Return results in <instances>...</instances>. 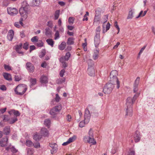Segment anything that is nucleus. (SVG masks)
I'll return each instance as SVG.
<instances>
[{
  "mask_svg": "<svg viewBox=\"0 0 155 155\" xmlns=\"http://www.w3.org/2000/svg\"><path fill=\"white\" fill-rule=\"evenodd\" d=\"M139 95V94L137 95L136 94H135L133 98L130 97H128L127 98L126 104L127 109L126 114L125 115V117H127L128 116L130 117L132 116L133 113L132 108V104Z\"/></svg>",
  "mask_w": 155,
  "mask_h": 155,
  "instance_id": "f257e3e1",
  "label": "nucleus"
},
{
  "mask_svg": "<svg viewBox=\"0 0 155 155\" xmlns=\"http://www.w3.org/2000/svg\"><path fill=\"white\" fill-rule=\"evenodd\" d=\"M27 89L26 85L22 84L18 85L15 89V91L17 94L21 95L24 94Z\"/></svg>",
  "mask_w": 155,
  "mask_h": 155,
  "instance_id": "f03ea898",
  "label": "nucleus"
},
{
  "mask_svg": "<svg viewBox=\"0 0 155 155\" xmlns=\"http://www.w3.org/2000/svg\"><path fill=\"white\" fill-rule=\"evenodd\" d=\"M116 71H112L110 73V83L115 84L116 83L117 88L118 89L120 87V82L117 77L116 75H114L113 74L114 72H116Z\"/></svg>",
  "mask_w": 155,
  "mask_h": 155,
  "instance_id": "7ed1b4c3",
  "label": "nucleus"
},
{
  "mask_svg": "<svg viewBox=\"0 0 155 155\" xmlns=\"http://www.w3.org/2000/svg\"><path fill=\"white\" fill-rule=\"evenodd\" d=\"M114 87V85L113 84L110 83H107L104 87L103 91L105 94H110Z\"/></svg>",
  "mask_w": 155,
  "mask_h": 155,
  "instance_id": "20e7f679",
  "label": "nucleus"
},
{
  "mask_svg": "<svg viewBox=\"0 0 155 155\" xmlns=\"http://www.w3.org/2000/svg\"><path fill=\"white\" fill-rule=\"evenodd\" d=\"M61 106L59 105L56 106L50 110V113L53 118H55L56 115L61 110Z\"/></svg>",
  "mask_w": 155,
  "mask_h": 155,
  "instance_id": "39448f33",
  "label": "nucleus"
},
{
  "mask_svg": "<svg viewBox=\"0 0 155 155\" xmlns=\"http://www.w3.org/2000/svg\"><path fill=\"white\" fill-rule=\"evenodd\" d=\"M8 13L12 16H14L18 13V10L15 8L8 7L7 9Z\"/></svg>",
  "mask_w": 155,
  "mask_h": 155,
  "instance_id": "423d86ee",
  "label": "nucleus"
},
{
  "mask_svg": "<svg viewBox=\"0 0 155 155\" xmlns=\"http://www.w3.org/2000/svg\"><path fill=\"white\" fill-rule=\"evenodd\" d=\"M8 141V138L7 136L3 137L0 140V146L2 147L6 146Z\"/></svg>",
  "mask_w": 155,
  "mask_h": 155,
  "instance_id": "0eeeda50",
  "label": "nucleus"
},
{
  "mask_svg": "<svg viewBox=\"0 0 155 155\" xmlns=\"http://www.w3.org/2000/svg\"><path fill=\"white\" fill-rule=\"evenodd\" d=\"M100 42V35L99 34L96 33L94 37V44L96 48L98 47Z\"/></svg>",
  "mask_w": 155,
  "mask_h": 155,
  "instance_id": "6e6552de",
  "label": "nucleus"
},
{
  "mask_svg": "<svg viewBox=\"0 0 155 155\" xmlns=\"http://www.w3.org/2000/svg\"><path fill=\"white\" fill-rule=\"evenodd\" d=\"M19 11L21 15L24 17V18L26 19L27 17L28 9L21 8L20 9Z\"/></svg>",
  "mask_w": 155,
  "mask_h": 155,
  "instance_id": "1a4fd4ad",
  "label": "nucleus"
},
{
  "mask_svg": "<svg viewBox=\"0 0 155 155\" xmlns=\"http://www.w3.org/2000/svg\"><path fill=\"white\" fill-rule=\"evenodd\" d=\"M140 80V78L139 77H137L135 81L134 84V92L136 93L138 90V86Z\"/></svg>",
  "mask_w": 155,
  "mask_h": 155,
  "instance_id": "9d476101",
  "label": "nucleus"
},
{
  "mask_svg": "<svg viewBox=\"0 0 155 155\" xmlns=\"http://www.w3.org/2000/svg\"><path fill=\"white\" fill-rule=\"evenodd\" d=\"M49 146L52 148V149L51 150V154H53L54 153H56L58 150V146L55 143H50L49 144Z\"/></svg>",
  "mask_w": 155,
  "mask_h": 155,
  "instance_id": "9b49d317",
  "label": "nucleus"
},
{
  "mask_svg": "<svg viewBox=\"0 0 155 155\" xmlns=\"http://www.w3.org/2000/svg\"><path fill=\"white\" fill-rule=\"evenodd\" d=\"M27 69L30 72H33L34 71V67L33 65L30 62H27L26 64Z\"/></svg>",
  "mask_w": 155,
  "mask_h": 155,
  "instance_id": "f8f14e48",
  "label": "nucleus"
},
{
  "mask_svg": "<svg viewBox=\"0 0 155 155\" xmlns=\"http://www.w3.org/2000/svg\"><path fill=\"white\" fill-rule=\"evenodd\" d=\"M134 137L136 143L140 141L141 137L140 132L138 131L137 130L135 132L134 135Z\"/></svg>",
  "mask_w": 155,
  "mask_h": 155,
  "instance_id": "ddd939ff",
  "label": "nucleus"
},
{
  "mask_svg": "<svg viewBox=\"0 0 155 155\" xmlns=\"http://www.w3.org/2000/svg\"><path fill=\"white\" fill-rule=\"evenodd\" d=\"M41 133L42 135L44 137H48L49 135L48 130L45 128H42L41 129Z\"/></svg>",
  "mask_w": 155,
  "mask_h": 155,
  "instance_id": "4468645a",
  "label": "nucleus"
},
{
  "mask_svg": "<svg viewBox=\"0 0 155 155\" xmlns=\"http://www.w3.org/2000/svg\"><path fill=\"white\" fill-rule=\"evenodd\" d=\"M99 50L98 49L94 50L92 55V58L94 60H97L99 57Z\"/></svg>",
  "mask_w": 155,
  "mask_h": 155,
  "instance_id": "2eb2a0df",
  "label": "nucleus"
},
{
  "mask_svg": "<svg viewBox=\"0 0 155 155\" xmlns=\"http://www.w3.org/2000/svg\"><path fill=\"white\" fill-rule=\"evenodd\" d=\"M14 36V31L12 30H10L8 34L7 38L9 41H11L13 38Z\"/></svg>",
  "mask_w": 155,
  "mask_h": 155,
  "instance_id": "dca6fc26",
  "label": "nucleus"
},
{
  "mask_svg": "<svg viewBox=\"0 0 155 155\" xmlns=\"http://www.w3.org/2000/svg\"><path fill=\"white\" fill-rule=\"evenodd\" d=\"M40 81L41 83L46 84L48 83V78L46 76L43 75L40 78Z\"/></svg>",
  "mask_w": 155,
  "mask_h": 155,
  "instance_id": "f3484780",
  "label": "nucleus"
},
{
  "mask_svg": "<svg viewBox=\"0 0 155 155\" xmlns=\"http://www.w3.org/2000/svg\"><path fill=\"white\" fill-rule=\"evenodd\" d=\"M88 119L89 116L91 115H93L92 114L94 113L93 107L91 105H89L88 107Z\"/></svg>",
  "mask_w": 155,
  "mask_h": 155,
  "instance_id": "a211bd4d",
  "label": "nucleus"
},
{
  "mask_svg": "<svg viewBox=\"0 0 155 155\" xmlns=\"http://www.w3.org/2000/svg\"><path fill=\"white\" fill-rule=\"evenodd\" d=\"M88 72L89 76H94L95 71L94 68H88Z\"/></svg>",
  "mask_w": 155,
  "mask_h": 155,
  "instance_id": "6ab92c4d",
  "label": "nucleus"
},
{
  "mask_svg": "<svg viewBox=\"0 0 155 155\" xmlns=\"http://www.w3.org/2000/svg\"><path fill=\"white\" fill-rule=\"evenodd\" d=\"M91 143V145H95L96 144V142L94 139V137H88V143Z\"/></svg>",
  "mask_w": 155,
  "mask_h": 155,
  "instance_id": "aec40b11",
  "label": "nucleus"
},
{
  "mask_svg": "<svg viewBox=\"0 0 155 155\" xmlns=\"http://www.w3.org/2000/svg\"><path fill=\"white\" fill-rule=\"evenodd\" d=\"M134 12V9L130 8L129 12L127 18V19H132L133 17V14Z\"/></svg>",
  "mask_w": 155,
  "mask_h": 155,
  "instance_id": "412c9836",
  "label": "nucleus"
},
{
  "mask_svg": "<svg viewBox=\"0 0 155 155\" xmlns=\"http://www.w3.org/2000/svg\"><path fill=\"white\" fill-rule=\"evenodd\" d=\"M75 137L73 136L72 137L70 138L68 140L65 142L62 145L63 146H66L71 142H73L74 139H75Z\"/></svg>",
  "mask_w": 155,
  "mask_h": 155,
  "instance_id": "4be33fe9",
  "label": "nucleus"
},
{
  "mask_svg": "<svg viewBox=\"0 0 155 155\" xmlns=\"http://www.w3.org/2000/svg\"><path fill=\"white\" fill-rule=\"evenodd\" d=\"M4 133L6 135H8L10 132V127L9 126H7L5 127L3 130Z\"/></svg>",
  "mask_w": 155,
  "mask_h": 155,
  "instance_id": "5701e85b",
  "label": "nucleus"
},
{
  "mask_svg": "<svg viewBox=\"0 0 155 155\" xmlns=\"http://www.w3.org/2000/svg\"><path fill=\"white\" fill-rule=\"evenodd\" d=\"M3 75L4 78L7 80L11 81L12 80L11 74L8 73H4L3 74Z\"/></svg>",
  "mask_w": 155,
  "mask_h": 155,
  "instance_id": "b1692460",
  "label": "nucleus"
},
{
  "mask_svg": "<svg viewBox=\"0 0 155 155\" xmlns=\"http://www.w3.org/2000/svg\"><path fill=\"white\" fill-rule=\"evenodd\" d=\"M42 137V135L36 133L33 136V139L36 141H38Z\"/></svg>",
  "mask_w": 155,
  "mask_h": 155,
  "instance_id": "393cba45",
  "label": "nucleus"
},
{
  "mask_svg": "<svg viewBox=\"0 0 155 155\" xmlns=\"http://www.w3.org/2000/svg\"><path fill=\"white\" fill-rule=\"evenodd\" d=\"M110 27V24L109 22L107 23L106 27V30H105V27L104 25H103V33H105L109 29Z\"/></svg>",
  "mask_w": 155,
  "mask_h": 155,
  "instance_id": "a878e982",
  "label": "nucleus"
},
{
  "mask_svg": "<svg viewBox=\"0 0 155 155\" xmlns=\"http://www.w3.org/2000/svg\"><path fill=\"white\" fill-rule=\"evenodd\" d=\"M40 3V0H33L31 3L32 6H38Z\"/></svg>",
  "mask_w": 155,
  "mask_h": 155,
  "instance_id": "bb28decb",
  "label": "nucleus"
},
{
  "mask_svg": "<svg viewBox=\"0 0 155 155\" xmlns=\"http://www.w3.org/2000/svg\"><path fill=\"white\" fill-rule=\"evenodd\" d=\"M94 62L91 59L88 60V68L94 67Z\"/></svg>",
  "mask_w": 155,
  "mask_h": 155,
  "instance_id": "cd10ccee",
  "label": "nucleus"
},
{
  "mask_svg": "<svg viewBox=\"0 0 155 155\" xmlns=\"http://www.w3.org/2000/svg\"><path fill=\"white\" fill-rule=\"evenodd\" d=\"M10 114L13 113L16 117H18L20 115V113L18 111L12 110L8 112Z\"/></svg>",
  "mask_w": 155,
  "mask_h": 155,
  "instance_id": "c85d7f7f",
  "label": "nucleus"
},
{
  "mask_svg": "<svg viewBox=\"0 0 155 155\" xmlns=\"http://www.w3.org/2000/svg\"><path fill=\"white\" fill-rule=\"evenodd\" d=\"M21 8H24L25 9H28L29 5L26 1H24L22 3Z\"/></svg>",
  "mask_w": 155,
  "mask_h": 155,
  "instance_id": "c756f323",
  "label": "nucleus"
},
{
  "mask_svg": "<svg viewBox=\"0 0 155 155\" xmlns=\"http://www.w3.org/2000/svg\"><path fill=\"white\" fill-rule=\"evenodd\" d=\"M46 41L48 44L53 47L54 43V42L52 39L49 38L46 40Z\"/></svg>",
  "mask_w": 155,
  "mask_h": 155,
  "instance_id": "7c9ffc66",
  "label": "nucleus"
},
{
  "mask_svg": "<svg viewBox=\"0 0 155 155\" xmlns=\"http://www.w3.org/2000/svg\"><path fill=\"white\" fill-rule=\"evenodd\" d=\"M66 45V43L65 42H62L60 45L59 46V49L61 50H63L65 48Z\"/></svg>",
  "mask_w": 155,
  "mask_h": 155,
  "instance_id": "2f4dec72",
  "label": "nucleus"
},
{
  "mask_svg": "<svg viewBox=\"0 0 155 155\" xmlns=\"http://www.w3.org/2000/svg\"><path fill=\"white\" fill-rule=\"evenodd\" d=\"M101 11L102 10L101 8H97L95 10V15L101 16Z\"/></svg>",
  "mask_w": 155,
  "mask_h": 155,
  "instance_id": "473e14b6",
  "label": "nucleus"
},
{
  "mask_svg": "<svg viewBox=\"0 0 155 155\" xmlns=\"http://www.w3.org/2000/svg\"><path fill=\"white\" fill-rule=\"evenodd\" d=\"M45 34L47 36H49L51 35V31L48 28H46L45 29Z\"/></svg>",
  "mask_w": 155,
  "mask_h": 155,
  "instance_id": "72a5a7b5",
  "label": "nucleus"
},
{
  "mask_svg": "<svg viewBox=\"0 0 155 155\" xmlns=\"http://www.w3.org/2000/svg\"><path fill=\"white\" fill-rule=\"evenodd\" d=\"M26 145L28 147H30L34 145V143L31 140H28L26 141Z\"/></svg>",
  "mask_w": 155,
  "mask_h": 155,
  "instance_id": "f704fd0d",
  "label": "nucleus"
},
{
  "mask_svg": "<svg viewBox=\"0 0 155 155\" xmlns=\"http://www.w3.org/2000/svg\"><path fill=\"white\" fill-rule=\"evenodd\" d=\"M23 45L22 43H20L19 45L15 46V50L16 51L20 50L22 48Z\"/></svg>",
  "mask_w": 155,
  "mask_h": 155,
  "instance_id": "c9c22d12",
  "label": "nucleus"
},
{
  "mask_svg": "<svg viewBox=\"0 0 155 155\" xmlns=\"http://www.w3.org/2000/svg\"><path fill=\"white\" fill-rule=\"evenodd\" d=\"M65 78H59L57 80L56 82L58 84H60L64 82L65 81Z\"/></svg>",
  "mask_w": 155,
  "mask_h": 155,
  "instance_id": "e433bc0d",
  "label": "nucleus"
},
{
  "mask_svg": "<svg viewBox=\"0 0 155 155\" xmlns=\"http://www.w3.org/2000/svg\"><path fill=\"white\" fill-rule=\"evenodd\" d=\"M101 19V16L95 15L94 19V23H99Z\"/></svg>",
  "mask_w": 155,
  "mask_h": 155,
  "instance_id": "4c0bfd02",
  "label": "nucleus"
},
{
  "mask_svg": "<svg viewBox=\"0 0 155 155\" xmlns=\"http://www.w3.org/2000/svg\"><path fill=\"white\" fill-rule=\"evenodd\" d=\"M35 44L38 47H41L43 46V43L42 41L39 40Z\"/></svg>",
  "mask_w": 155,
  "mask_h": 155,
  "instance_id": "58836bf2",
  "label": "nucleus"
},
{
  "mask_svg": "<svg viewBox=\"0 0 155 155\" xmlns=\"http://www.w3.org/2000/svg\"><path fill=\"white\" fill-rule=\"evenodd\" d=\"M51 124V121L50 119H46L44 121V124L47 127H49V126Z\"/></svg>",
  "mask_w": 155,
  "mask_h": 155,
  "instance_id": "ea45409f",
  "label": "nucleus"
},
{
  "mask_svg": "<svg viewBox=\"0 0 155 155\" xmlns=\"http://www.w3.org/2000/svg\"><path fill=\"white\" fill-rule=\"evenodd\" d=\"M74 39L72 38H69L67 42V43L68 45H71L74 43L73 41Z\"/></svg>",
  "mask_w": 155,
  "mask_h": 155,
  "instance_id": "a19ab883",
  "label": "nucleus"
},
{
  "mask_svg": "<svg viewBox=\"0 0 155 155\" xmlns=\"http://www.w3.org/2000/svg\"><path fill=\"white\" fill-rule=\"evenodd\" d=\"M60 14V10H56L55 13L54 14V19L55 20L57 19L59 16Z\"/></svg>",
  "mask_w": 155,
  "mask_h": 155,
  "instance_id": "79ce46f5",
  "label": "nucleus"
},
{
  "mask_svg": "<svg viewBox=\"0 0 155 155\" xmlns=\"http://www.w3.org/2000/svg\"><path fill=\"white\" fill-rule=\"evenodd\" d=\"M84 40H85V42L84 43H83L82 44V46L84 50V51H87V42H86L87 39L85 38L84 39Z\"/></svg>",
  "mask_w": 155,
  "mask_h": 155,
  "instance_id": "37998d69",
  "label": "nucleus"
},
{
  "mask_svg": "<svg viewBox=\"0 0 155 155\" xmlns=\"http://www.w3.org/2000/svg\"><path fill=\"white\" fill-rule=\"evenodd\" d=\"M31 86H33L36 84V80L35 78H31L30 80Z\"/></svg>",
  "mask_w": 155,
  "mask_h": 155,
  "instance_id": "c03bdc74",
  "label": "nucleus"
},
{
  "mask_svg": "<svg viewBox=\"0 0 155 155\" xmlns=\"http://www.w3.org/2000/svg\"><path fill=\"white\" fill-rule=\"evenodd\" d=\"M38 38L37 36H34L31 39V41L34 43L35 42H37L38 40Z\"/></svg>",
  "mask_w": 155,
  "mask_h": 155,
  "instance_id": "a18cd8bd",
  "label": "nucleus"
},
{
  "mask_svg": "<svg viewBox=\"0 0 155 155\" xmlns=\"http://www.w3.org/2000/svg\"><path fill=\"white\" fill-rule=\"evenodd\" d=\"M71 56L70 53L69 52H67L65 56H64L65 60L68 61Z\"/></svg>",
  "mask_w": 155,
  "mask_h": 155,
  "instance_id": "49530a36",
  "label": "nucleus"
},
{
  "mask_svg": "<svg viewBox=\"0 0 155 155\" xmlns=\"http://www.w3.org/2000/svg\"><path fill=\"white\" fill-rule=\"evenodd\" d=\"M54 39L55 40H57L59 38L60 36L59 32L58 31H56L54 35Z\"/></svg>",
  "mask_w": 155,
  "mask_h": 155,
  "instance_id": "de8ad7c7",
  "label": "nucleus"
},
{
  "mask_svg": "<svg viewBox=\"0 0 155 155\" xmlns=\"http://www.w3.org/2000/svg\"><path fill=\"white\" fill-rule=\"evenodd\" d=\"M93 131L92 128H90L89 131L88 137H94Z\"/></svg>",
  "mask_w": 155,
  "mask_h": 155,
  "instance_id": "09e8293b",
  "label": "nucleus"
},
{
  "mask_svg": "<svg viewBox=\"0 0 155 155\" xmlns=\"http://www.w3.org/2000/svg\"><path fill=\"white\" fill-rule=\"evenodd\" d=\"M127 155H135V151L134 150L130 149L128 152Z\"/></svg>",
  "mask_w": 155,
  "mask_h": 155,
  "instance_id": "8fccbe9b",
  "label": "nucleus"
},
{
  "mask_svg": "<svg viewBox=\"0 0 155 155\" xmlns=\"http://www.w3.org/2000/svg\"><path fill=\"white\" fill-rule=\"evenodd\" d=\"M33 151L30 148H28L27 150V155H32L33 154Z\"/></svg>",
  "mask_w": 155,
  "mask_h": 155,
  "instance_id": "3c124183",
  "label": "nucleus"
},
{
  "mask_svg": "<svg viewBox=\"0 0 155 155\" xmlns=\"http://www.w3.org/2000/svg\"><path fill=\"white\" fill-rule=\"evenodd\" d=\"M4 68L7 71H10L11 70V68L9 65H7L6 64L4 65Z\"/></svg>",
  "mask_w": 155,
  "mask_h": 155,
  "instance_id": "603ef678",
  "label": "nucleus"
},
{
  "mask_svg": "<svg viewBox=\"0 0 155 155\" xmlns=\"http://www.w3.org/2000/svg\"><path fill=\"white\" fill-rule=\"evenodd\" d=\"M17 117H15L14 118L11 119L10 120L9 123L10 124H13L17 121Z\"/></svg>",
  "mask_w": 155,
  "mask_h": 155,
  "instance_id": "864d4df0",
  "label": "nucleus"
},
{
  "mask_svg": "<svg viewBox=\"0 0 155 155\" xmlns=\"http://www.w3.org/2000/svg\"><path fill=\"white\" fill-rule=\"evenodd\" d=\"M23 48L25 50H27L28 48V44L26 42L24 44Z\"/></svg>",
  "mask_w": 155,
  "mask_h": 155,
  "instance_id": "5fc2aeb1",
  "label": "nucleus"
},
{
  "mask_svg": "<svg viewBox=\"0 0 155 155\" xmlns=\"http://www.w3.org/2000/svg\"><path fill=\"white\" fill-rule=\"evenodd\" d=\"M114 26L118 30V32L117 33V34H118V33L120 31V28H119V27L117 25V21H115L114 22Z\"/></svg>",
  "mask_w": 155,
  "mask_h": 155,
  "instance_id": "6e6d98bb",
  "label": "nucleus"
},
{
  "mask_svg": "<svg viewBox=\"0 0 155 155\" xmlns=\"http://www.w3.org/2000/svg\"><path fill=\"white\" fill-rule=\"evenodd\" d=\"M74 19L72 17H70L68 19V22L69 24H73L74 22Z\"/></svg>",
  "mask_w": 155,
  "mask_h": 155,
  "instance_id": "4d7b16f0",
  "label": "nucleus"
},
{
  "mask_svg": "<svg viewBox=\"0 0 155 155\" xmlns=\"http://www.w3.org/2000/svg\"><path fill=\"white\" fill-rule=\"evenodd\" d=\"M61 99L60 97H59L58 94H56V97L55 98V100L56 102H58L60 101Z\"/></svg>",
  "mask_w": 155,
  "mask_h": 155,
  "instance_id": "13d9d810",
  "label": "nucleus"
},
{
  "mask_svg": "<svg viewBox=\"0 0 155 155\" xmlns=\"http://www.w3.org/2000/svg\"><path fill=\"white\" fill-rule=\"evenodd\" d=\"M10 149L11 150V151L13 153H16L18 151V150L15 148L13 147H12L10 148Z\"/></svg>",
  "mask_w": 155,
  "mask_h": 155,
  "instance_id": "bf43d9fd",
  "label": "nucleus"
},
{
  "mask_svg": "<svg viewBox=\"0 0 155 155\" xmlns=\"http://www.w3.org/2000/svg\"><path fill=\"white\" fill-rule=\"evenodd\" d=\"M65 72V70L63 69H62L60 72V77H62L63 76L64 73Z\"/></svg>",
  "mask_w": 155,
  "mask_h": 155,
  "instance_id": "052dcab7",
  "label": "nucleus"
},
{
  "mask_svg": "<svg viewBox=\"0 0 155 155\" xmlns=\"http://www.w3.org/2000/svg\"><path fill=\"white\" fill-rule=\"evenodd\" d=\"M33 146L36 148H38L40 147V145L39 143L38 142H36V143L34 144V145Z\"/></svg>",
  "mask_w": 155,
  "mask_h": 155,
  "instance_id": "680f3d73",
  "label": "nucleus"
},
{
  "mask_svg": "<svg viewBox=\"0 0 155 155\" xmlns=\"http://www.w3.org/2000/svg\"><path fill=\"white\" fill-rule=\"evenodd\" d=\"M108 15H105L104 17V21L103 22L104 23L106 22L108 20Z\"/></svg>",
  "mask_w": 155,
  "mask_h": 155,
  "instance_id": "e2e57ef3",
  "label": "nucleus"
},
{
  "mask_svg": "<svg viewBox=\"0 0 155 155\" xmlns=\"http://www.w3.org/2000/svg\"><path fill=\"white\" fill-rule=\"evenodd\" d=\"M146 47V46H144L140 50V52L138 54V56L140 57V54H142V52H143V51L145 49Z\"/></svg>",
  "mask_w": 155,
  "mask_h": 155,
  "instance_id": "0e129e2a",
  "label": "nucleus"
},
{
  "mask_svg": "<svg viewBox=\"0 0 155 155\" xmlns=\"http://www.w3.org/2000/svg\"><path fill=\"white\" fill-rule=\"evenodd\" d=\"M85 125V122L84 121H81L80 123L79 126L81 127H83Z\"/></svg>",
  "mask_w": 155,
  "mask_h": 155,
  "instance_id": "69168bd1",
  "label": "nucleus"
},
{
  "mask_svg": "<svg viewBox=\"0 0 155 155\" xmlns=\"http://www.w3.org/2000/svg\"><path fill=\"white\" fill-rule=\"evenodd\" d=\"M0 89L2 91H5L6 90V87L4 85H0Z\"/></svg>",
  "mask_w": 155,
  "mask_h": 155,
  "instance_id": "338daca9",
  "label": "nucleus"
},
{
  "mask_svg": "<svg viewBox=\"0 0 155 155\" xmlns=\"http://www.w3.org/2000/svg\"><path fill=\"white\" fill-rule=\"evenodd\" d=\"M45 55V53L44 51H41L39 57L40 58H42Z\"/></svg>",
  "mask_w": 155,
  "mask_h": 155,
  "instance_id": "774afa93",
  "label": "nucleus"
}]
</instances>
